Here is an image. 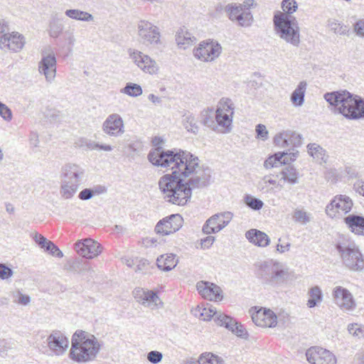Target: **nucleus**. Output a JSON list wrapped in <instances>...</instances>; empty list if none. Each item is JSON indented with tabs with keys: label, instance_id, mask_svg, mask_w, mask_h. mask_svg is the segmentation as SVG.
Listing matches in <instances>:
<instances>
[{
	"label": "nucleus",
	"instance_id": "f257e3e1",
	"mask_svg": "<svg viewBox=\"0 0 364 364\" xmlns=\"http://www.w3.org/2000/svg\"><path fill=\"white\" fill-rule=\"evenodd\" d=\"M148 157L152 164L171 170L159 181V189L168 203L184 205L191 198L192 189L210 184L211 170L200 167L198 158L188 151L179 150L175 153L159 148L151 151Z\"/></svg>",
	"mask_w": 364,
	"mask_h": 364
},
{
	"label": "nucleus",
	"instance_id": "f03ea898",
	"mask_svg": "<svg viewBox=\"0 0 364 364\" xmlns=\"http://www.w3.org/2000/svg\"><path fill=\"white\" fill-rule=\"evenodd\" d=\"M325 100L333 107L335 114H341L348 119L364 118V100L347 90L327 92Z\"/></svg>",
	"mask_w": 364,
	"mask_h": 364
},
{
	"label": "nucleus",
	"instance_id": "7ed1b4c3",
	"mask_svg": "<svg viewBox=\"0 0 364 364\" xmlns=\"http://www.w3.org/2000/svg\"><path fill=\"white\" fill-rule=\"evenodd\" d=\"M100 349L97 338L84 331H77L72 337L70 357L78 363H86L94 360Z\"/></svg>",
	"mask_w": 364,
	"mask_h": 364
},
{
	"label": "nucleus",
	"instance_id": "20e7f679",
	"mask_svg": "<svg viewBox=\"0 0 364 364\" xmlns=\"http://www.w3.org/2000/svg\"><path fill=\"white\" fill-rule=\"evenodd\" d=\"M60 193L65 199H70L78 191L85 178V169L80 164L68 163L61 169Z\"/></svg>",
	"mask_w": 364,
	"mask_h": 364
},
{
	"label": "nucleus",
	"instance_id": "39448f33",
	"mask_svg": "<svg viewBox=\"0 0 364 364\" xmlns=\"http://www.w3.org/2000/svg\"><path fill=\"white\" fill-rule=\"evenodd\" d=\"M336 248L346 268L358 272L364 269V256L354 241L347 237H341Z\"/></svg>",
	"mask_w": 364,
	"mask_h": 364
},
{
	"label": "nucleus",
	"instance_id": "423d86ee",
	"mask_svg": "<svg viewBox=\"0 0 364 364\" xmlns=\"http://www.w3.org/2000/svg\"><path fill=\"white\" fill-rule=\"evenodd\" d=\"M274 30L286 43L298 47L300 43V28L295 17L284 14L274 16Z\"/></svg>",
	"mask_w": 364,
	"mask_h": 364
},
{
	"label": "nucleus",
	"instance_id": "0eeeda50",
	"mask_svg": "<svg viewBox=\"0 0 364 364\" xmlns=\"http://www.w3.org/2000/svg\"><path fill=\"white\" fill-rule=\"evenodd\" d=\"M234 106L230 99L222 98L217 106L215 124L213 131L227 134L232 128Z\"/></svg>",
	"mask_w": 364,
	"mask_h": 364
},
{
	"label": "nucleus",
	"instance_id": "6e6552de",
	"mask_svg": "<svg viewBox=\"0 0 364 364\" xmlns=\"http://www.w3.org/2000/svg\"><path fill=\"white\" fill-rule=\"evenodd\" d=\"M222 53L220 44L213 40L203 41L193 50V55L202 62L210 63L219 58Z\"/></svg>",
	"mask_w": 364,
	"mask_h": 364
},
{
	"label": "nucleus",
	"instance_id": "1a4fd4ad",
	"mask_svg": "<svg viewBox=\"0 0 364 364\" xmlns=\"http://www.w3.org/2000/svg\"><path fill=\"white\" fill-rule=\"evenodd\" d=\"M139 41L148 46L160 43L161 33L157 26L146 20H140L137 23Z\"/></svg>",
	"mask_w": 364,
	"mask_h": 364
},
{
	"label": "nucleus",
	"instance_id": "9d476101",
	"mask_svg": "<svg viewBox=\"0 0 364 364\" xmlns=\"http://www.w3.org/2000/svg\"><path fill=\"white\" fill-rule=\"evenodd\" d=\"M42 58L38 64L40 74L44 75L46 80L51 83L56 75L57 60L55 55L50 48H46L41 52Z\"/></svg>",
	"mask_w": 364,
	"mask_h": 364
},
{
	"label": "nucleus",
	"instance_id": "9b49d317",
	"mask_svg": "<svg viewBox=\"0 0 364 364\" xmlns=\"http://www.w3.org/2000/svg\"><path fill=\"white\" fill-rule=\"evenodd\" d=\"M353 205L352 199L346 195H336L326 208V214L331 218L341 217L349 213Z\"/></svg>",
	"mask_w": 364,
	"mask_h": 364
},
{
	"label": "nucleus",
	"instance_id": "f8f14e48",
	"mask_svg": "<svg viewBox=\"0 0 364 364\" xmlns=\"http://www.w3.org/2000/svg\"><path fill=\"white\" fill-rule=\"evenodd\" d=\"M232 216L233 215L230 212L213 215L204 224L203 232L207 235L218 232L229 224Z\"/></svg>",
	"mask_w": 364,
	"mask_h": 364
},
{
	"label": "nucleus",
	"instance_id": "ddd939ff",
	"mask_svg": "<svg viewBox=\"0 0 364 364\" xmlns=\"http://www.w3.org/2000/svg\"><path fill=\"white\" fill-rule=\"evenodd\" d=\"M306 360L311 364H336V358L328 350L314 346L306 352Z\"/></svg>",
	"mask_w": 364,
	"mask_h": 364
},
{
	"label": "nucleus",
	"instance_id": "4468645a",
	"mask_svg": "<svg viewBox=\"0 0 364 364\" xmlns=\"http://www.w3.org/2000/svg\"><path fill=\"white\" fill-rule=\"evenodd\" d=\"M332 297L335 304L343 311H353L356 303L352 294L341 286H336L332 291Z\"/></svg>",
	"mask_w": 364,
	"mask_h": 364
},
{
	"label": "nucleus",
	"instance_id": "2eb2a0df",
	"mask_svg": "<svg viewBox=\"0 0 364 364\" xmlns=\"http://www.w3.org/2000/svg\"><path fill=\"white\" fill-rule=\"evenodd\" d=\"M129 55L133 62L143 72L150 75L157 73L159 65L155 60L150 58L148 55L141 51L134 50L129 52Z\"/></svg>",
	"mask_w": 364,
	"mask_h": 364
},
{
	"label": "nucleus",
	"instance_id": "dca6fc26",
	"mask_svg": "<svg viewBox=\"0 0 364 364\" xmlns=\"http://www.w3.org/2000/svg\"><path fill=\"white\" fill-rule=\"evenodd\" d=\"M26 43L24 36L18 33H6L0 36V48L14 53L21 51Z\"/></svg>",
	"mask_w": 364,
	"mask_h": 364
},
{
	"label": "nucleus",
	"instance_id": "f3484780",
	"mask_svg": "<svg viewBox=\"0 0 364 364\" xmlns=\"http://www.w3.org/2000/svg\"><path fill=\"white\" fill-rule=\"evenodd\" d=\"M257 307L250 310L252 321L258 326L272 328L277 324V316L270 309L260 308L256 310Z\"/></svg>",
	"mask_w": 364,
	"mask_h": 364
},
{
	"label": "nucleus",
	"instance_id": "a211bd4d",
	"mask_svg": "<svg viewBox=\"0 0 364 364\" xmlns=\"http://www.w3.org/2000/svg\"><path fill=\"white\" fill-rule=\"evenodd\" d=\"M182 223V217L179 214H173L159 220L155 227V231L157 234L168 235L178 231Z\"/></svg>",
	"mask_w": 364,
	"mask_h": 364
},
{
	"label": "nucleus",
	"instance_id": "6ab92c4d",
	"mask_svg": "<svg viewBox=\"0 0 364 364\" xmlns=\"http://www.w3.org/2000/svg\"><path fill=\"white\" fill-rule=\"evenodd\" d=\"M46 341L49 350L57 356L64 354L69 346L68 338L58 331H53Z\"/></svg>",
	"mask_w": 364,
	"mask_h": 364
},
{
	"label": "nucleus",
	"instance_id": "aec40b11",
	"mask_svg": "<svg viewBox=\"0 0 364 364\" xmlns=\"http://www.w3.org/2000/svg\"><path fill=\"white\" fill-rule=\"evenodd\" d=\"M102 131L109 136H122L124 130V124L122 117L116 113L109 114L102 124Z\"/></svg>",
	"mask_w": 364,
	"mask_h": 364
},
{
	"label": "nucleus",
	"instance_id": "412c9836",
	"mask_svg": "<svg viewBox=\"0 0 364 364\" xmlns=\"http://www.w3.org/2000/svg\"><path fill=\"white\" fill-rule=\"evenodd\" d=\"M133 294L136 301L151 309H159L163 305L161 299L153 291L139 288L135 289Z\"/></svg>",
	"mask_w": 364,
	"mask_h": 364
},
{
	"label": "nucleus",
	"instance_id": "4be33fe9",
	"mask_svg": "<svg viewBox=\"0 0 364 364\" xmlns=\"http://www.w3.org/2000/svg\"><path fill=\"white\" fill-rule=\"evenodd\" d=\"M75 249L78 255L87 259L95 258L102 252L100 245L90 238L85 239L82 242H77L75 245Z\"/></svg>",
	"mask_w": 364,
	"mask_h": 364
},
{
	"label": "nucleus",
	"instance_id": "5701e85b",
	"mask_svg": "<svg viewBox=\"0 0 364 364\" xmlns=\"http://www.w3.org/2000/svg\"><path fill=\"white\" fill-rule=\"evenodd\" d=\"M279 267H281V262L277 261L261 262L257 272L258 277L264 284L273 285V279Z\"/></svg>",
	"mask_w": 364,
	"mask_h": 364
},
{
	"label": "nucleus",
	"instance_id": "b1692460",
	"mask_svg": "<svg viewBox=\"0 0 364 364\" xmlns=\"http://www.w3.org/2000/svg\"><path fill=\"white\" fill-rule=\"evenodd\" d=\"M198 293L205 299L210 301H221L223 299L222 290L218 285L200 281L196 284Z\"/></svg>",
	"mask_w": 364,
	"mask_h": 364
},
{
	"label": "nucleus",
	"instance_id": "393cba45",
	"mask_svg": "<svg viewBox=\"0 0 364 364\" xmlns=\"http://www.w3.org/2000/svg\"><path fill=\"white\" fill-rule=\"evenodd\" d=\"M299 155V151L292 152H278L274 155L269 156L264 162V166L268 169L277 167L281 164H287L291 161L296 160Z\"/></svg>",
	"mask_w": 364,
	"mask_h": 364
},
{
	"label": "nucleus",
	"instance_id": "a878e982",
	"mask_svg": "<svg viewBox=\"0 0 364 364\" xmlns=\"http://www.w3.org/2000/svg\"><path fill=\"white\" fill-rule=\"evenodd\" d=\"M217 318L220 326H225L237 336L243 338L247 334L243 326L236 322L232 318L223 314H220Z\"/></svg>",
	"mask_w": 364,
	"mask_h": 364
},
{
	"label": "nucleus",
	"instance_id": "bb28decb",
	"mask_svg": "<svg viewBox=\"0 0 364 364\" xmlns=\"http://www.w3.org/2000/svg\"><path fill=\"white\" fill-rule=\"evenodd\" d=\"M33 240L40 247L44 249L45 251L48 252L53 256H55L58 258L63 257L62 251L53 242L47 240L42 235L36 233Z\"/></svg>",
	"mask_w": 364,
	"mask_h": 364
},
{
	"label": "nucleus",
	"instance_id": "cd10ccee",
	"mask_svg": "<svg viewBox=\"0 0 364 364\" xmlns=\"http://www.w3.org/2000/svg\"><path fill=\"white\" fill-rule=\"evenodd\" d=\"M245 236L250 242L259 247H267L270 242L269 237L266 233L256 229L247 231Z\"/></svg>",
	"mask_w": 364,
	"mask_h": 364
},
{
	"label": "nucleus",
	"instance_id": "c85d7f7f",
	"mask_svg": "<svg viewBox=\"0 0 364 364\" xmlns=\"http://www.w3.org/2000/svg\"><path fill=\"white\" fill-rule=\"evenodd\" d=\"M344 221L351 232L356 235H364V217L349 215L344 218Z\"/></svg>",
	"mask_w": 364,
	"mask_h": 364
},
{
	"label": "nucleus",
	"instance_id": "c756f323",
	"mask_svg": "<svg viewBox=\"0 0 364 364\" xmlns=\"http://www.w3.org/2000/svg\"><path fill=\"white\" fill-rule=\"evenodd\" d=\"M176 41L181 48L185 50L193 45L196 38L186 28H181L176 33Z\"/></svg>",
	"mask_w": 364,
	"mask_h": 364
},
{
	"label": "nucleus",
	"instance_id": "7c9ffc66",
	"mask_svg": "<svg viewBox=\"0 0 364 364\" xmlns=\"http://www.w3.org/2000/svg\"><path fill=\"white\" fill-rule=\"evenodd\" d=\"M178 264V259L176 255L173 254L162 255L156 259V264L159 269L164 271L169 272Z\"/></svg>",
	"mask_w": 364,
	"mask_h": 364
},
{
	"label": "nucleus",
	"instance_id": "2f4dec72",
	"mask_svg": "<svg viewBox=\"0 0 364 364\" xmlns=\"http://www.w3.org/2000/svg\"><path fill=\"white\" fill-rule=\"evenodd\" d=\"M306 87V82L301 81L291 93L290 100L295 107H301L304 105Z\"/></svg>",
	"mask_w": 364,
	"mask_h": 364
},
{
	"label": "nucleus",
	"instance_id": "473e14b6",
	"mask_svg": "<svg viewBox=\"0 0 364 364\" xmlns=\"http://www.w3.org/2000/svg\"><path fill=\"white\" fill-rule=\"evenodd\" d=\"M309 299L306 306L311 309L318 306L323 301V292L318 286H314L310 288L307 292Z\"/></svg>",
	"mask_w": 364,
	"mask_h": 364
},
{
	"label": "nucleus",
	"instance_id": "72a5a7b5",
	"mask_svg": "<svg viewBox=\"0 0 364 364\" xmlns=\"http://www.w3.org/2000/svg\"><path fill=\"white\" fill-rule=\"evenodd\" d=\"M278 185L277 181L273 179L271 175H267L258 181L257 188L263 193H269L274 192V186Z\"/></svg>",
	"mask_w": 364,
	"mask_h": 364
},
{
	"label": "nucleus",
	"instance_id": "f704fd0d",
	"mask_svg": "<svg viewBox=\"0 0 364 364\" xmlns=\"http://www.w3.org/2000/svg\"><path fill=\"white\" fill-rule=\"evenodd\" d=\"M281 179L284 182L294 185L298 183L299 172L291 166L284 167L280 172Z\"/></svg>",
	"mask_w": 364,
	"mask_h": 364
},
{
	"label": "nucleus",
	"instance_id": "c9c22d12",
	"mask_svg": "<svg viewBox=\"0 0 364 364\" xmlns=\"http://www.w3.org/2000/svg\"><path fill=\"white\" fill-rule=\"evenodd\" d=\"M65 14L74 20L86 22L94 21V17L91 14L79 9H68L65 11Z\"/></svg>",
	"mask_w": 364,
	"mask_h": 364
},
{
	"label": "nucleus",
	"instance_id": "e433bc0d",
	"mask_svg": "<svg viewBox=\"0 0 364 364\" xmlns=\"http://www.w3.org/2000/svg\"><path fill=\"white\" fill-rule=\"evenodd\" d=\"M216 110L206 109L201 112V123L213 130L215 124Z\"/></svg>",
	"mask_w": 364,
	"mask_h": 364
},
{
	"label": "nucleus",
	"instance_id": "4c0bfd02",
	"mask_svg": "<svg viewBox=\"0 0 364 364\" xmlns=\"http://www.w3.org/2000/svg\"><path fill=\"white\" fill-rule=\"evenodd\" d=\"M309 154L318 161H326V151L316 143L309 144L307 146Z\"/></svg>",
	"mask_w": 364,
	"mask_h": 364
},
{
	"label": "nucleus",
	"instance_id": "58836bf2",
	"mask_svg": "<svg viewBox=\"0 0 364 364\" xmlns=\"http://www.w3.org/2000/svg\"><path fill=\"white\" fill-rule=\"evenodd\" d=\"M182 123L185 129L190 132L197 134L198 132V126L194 116L188 112L183 114Z\"/></svg>",
	"mask_w": 364,
	"mask_h": 364
},
{
	"label": "nucleus",
	"instance_id": "ea45409f",
	"mask_svg": "<svg viewBox=\"0 0 364 364\" xmlns=\"http://www.w3.org/2000/svg\"><path fill=\"white\" fill-rule=\"evenodd\" d=\"M327 26L330 30L336 34L344 36L347 35L348 33V26L339 22L338 20L333 18L328 19Z\"/></svg>",
	"mask_w": 364,
	"mask_h": 364
},
{
	"label": "nucleus",
	"instance_id": "a19ab883",
	"mask_svg": "<svg viewBox=\"0 0 364 364\" xmlns=\"http://www.w3.org/2000/svg\"><path fill=\"white\" fill-rule=\"evenodd\" d=\"M63 24L61 20L53 16L49 23V34L52 38H57L63 30Z\"/></svg>",
	"mask_w": 364,
	"mask_h": 364
},
{
	"label": "nucleus",
	"instance_id": "79ce46f5",
	"mask_svg": "<svg viewBox=\"0 0 364 364\" xmlns=\"http://www.w3.org/2000/svg\"><path fill=\"white\" fill-rule=\"evenodd\" d=\"M120 92L130 97H136L142 94V88L138 84L128 82L126 84L124 87L121 89Z\"/></svg>",
	"mask_w": 364,
	"mask_h": 364
},
{
	"label": "nucleus",
	"instance_id": "37998d69",
	"mask_svg": "<svg viewBox=\"0 0 364 364\" xmlns=\"http://www.w3.org/2000/svg\"><path fill=\"white\" fill-rule=\"evenodd\" d=\"M199 364H224L223 360L212 353H204L198 360Z\"/></svg>",
	"mask_w": 364,
	"mask_h": 364
},
{
	"label": "nucleus",
	"instance_id": "c03bdc74",
	"mask_svg": "<svg viewBox=\"0 0 364 364\" xmlns=\"http://www.w3.org/2000/svg\"><path fill=\"white\" fill-rule=\"evenodd\" d=\"M225 11L228 14L231 21H236L243 11L242 6L241 4H229L225 7Z\"/></svg>",
	"mask_w": 364,
	"mask_h": 364
},
{
	"label": "nucleus",
	"instance_id": "a18cd8bd",
	"mask_svg": "<svg viewBox=\"0 0 364 364\" xmlns=\"http://www.w3.org/2000/svg\"><path fill=\"white\" fill-rule=\"evenodd\" d=\"M11 296L13 302L16 304L27 306L31 303V297L27 294H23L19 290L11 292Z\"/></svg>",
	"mask_w": 364,
	"mask_h": 364
},
{
	"label": "nucleus",
	"instance_id": "49530a36",
	"mask_svg": "<svg viewBox=\"0 0 364 364\" xmlns=\"http://www.w3.org/2000/svg\"><path fill=\"white\" fill-rule=\"evenodd\" d=\"M292 218L296 223L306 225L310 222V214L303 209H295Z\"/></svg>",
	"mask_w": 364,
	"mask_h": 364
},
{
	"label": "nucleus",
	"instance_id": "de8ad7c7",
	"mask_svg": "<svg viewBox=\"0 0 364 364\" xmlns=\"http://www.w3.org/2000/svg\"><path fill=\"white\" fill-rule=\"evenodd\" d=\"M289 276V270L284 267V265L281 263V267L277 270L276 277L273 279V285H277L284 283Z\"/></svg>",
	"mask_w": 364,
	"mask_h": 364
},
{
	"label": "nucleus",
	"instance_id": "09e8293b",
	"mask_svg": "<svg viewBox=\"0 0 364 364\" xmlns=\"http://www.w3.org/2000/svg\"><path fill=\"white\" fill-rule=\"evenodd\" d=\"M288 136L287 137V147L293 146V147H299L302 144V137L301 135L299 133L287 130Z\"/></svg>",
	"mask_w": 364,
	"mask_h": 364
},
{
	"label": "nucleus",
	"instance_id": "8fccbe9b",
	"mask_svg": "<svg viewBox=\"0 0 364 364\" xmlns=\"http://www.w3.org/2000/svg\"><path fill=\"white\" fill-rule=\"evenodd\" d=\"M244 202L249 208L254 210H259L264 205V203L260 199L249 194L245 195L244 197Z\"/></svg>",
	"mask_w": 364,
	"mask_h": 364
},
{
	"label": "nucleus",
	"instance_id": "3c124183",
	"mask_svg": "<svg viewBox=\"0 0 364 364\" xmlns=\"http://www.w3.org/2000/svg\"><path fill=\"white\" fill-rule=\"evenodd\" d=\"M282 7L284 11L283 14L291 16L296 11L298 5L295 0H283Z\"/></svg>",
	"mask_w": 364,
	"mask_h": 364
},
{
	"label": "nucleus",
	"instance_id": "603ef678",
	"mask_svg": "<svg viewBox=\"0 0 364 364\" xmlns=\"http://www.w3.org/2000/svg\"><path fill=\"white\" fill-rule=\"evenodd\" d=\"M104 192H105L104 187H99L95 191L90 188H85L80 192L78 197L80 200H87L92 198L95 193H101Z\"/></svg>",
	"mask_w": 364,
	"mask_h": 364
},
{
	"label": "nucleus",
	"instance_id": "864d4df0",
	"mask_svg": "<svg viewBox=\"0 0 364 364\" xmlns=\"http://www.w3.org/2000/svg\"><path fill=\"white\" fill-rule=\"evenodd\" d=\"M239 25L243 27L250 26L252 22V16L250 11H242L236 20Z\"/></svg>",
	"mask_w": 364,
	"mask_h": 364
},
{
	"label": "nucleus",
	"instance_id": "5fc2aeb1",
	"mask_svg": "<svg viewBox=\"0 0 364 364\" xmlns=\"http://www.w3.org/2000/svg\"><path fill=\"white\" fill-rule=\"evenodd\" d=\"M348 331L350 334L357 338L364 337V329L358 323H351L348 326Z\"/></svg>",
	"mask_w": 364,
	"mask_h": 364
},
{
	"label": "nucleus",
	"instance_id": "6e6d98bb",
	"mask_svg": "<svg viewBox=\"0 0 364 364\" xmlns=\"http://www.w3.org/2000/svg\"><path fill=\"white\" fill-rule=\"evenodd\" d=\"M0 116L7 122H9L12 119V111L5 104L0 102Z\"/></svg>",
	"mask_w": 364,
	"mask_h": 364
},
{
	"label": "nucleus",
	"instance_id": "4d7b16f0",
	"mask_svg": "<svg viewBox=\"0 0 364 364\" xmlns=\"http://www.w3.org/2000/svg\"><path fill=\"white\" fill-rule=\"evenodd\" d=\"M287 130L280 132L274 136V143L278 146L286 148L287 147Z\"/></svg>",
	"mask_w": 364,
	"mask_h": 364
},
{
	"label": "nucleus",
	"instance_id": "13d9d810",
	"mask_svg": "<svg viewBox=\"0 0 364 364\" xmlns=\"http://www.w3.org/2000/svg\"><path fill=\"white\" fill-rule=\"evenodd\" d=\"M163 358V354L157 350H151L147 354V360L152 364L159 363Z\"/></svg>",
	"mask_w": 364,
	"mask_h": 364
},
{
	"label": "nucleus",
	"instance_id": "bf43d9fd",
	"mask_svg": "<svg viewBox=\"0 0 364 364\" xmlns=\"http://www.w3.org/2000/svg\"><path fill=\"white\" fill-rule=\"evenodd\" d=\"M256 133L258 139L265 141L268 139V131L265 125L259 124L256 126Z\"/></svg>",
	"mask_w": 364,
	"mask_h": 364
},
{
	"label": "nucleus",
	"instance_id": "052dcab7",
	"mask_svg": "<svg viewBox=\"0 0 364 364\" xmlns=\"http://www.w3.org/2000/svg\"><path fill=\"white\" fill-rule=\"evenodd\" d=\"M13 270L5 264L0 263V278L8 279L13 275Z\"/></svg>",
	"mask_w": 364,
	"mask_h": 364
},
{
	"label": "nucleus",
	"instance_id": "680f3d73",
	"mask_svg": "<svg viewBox=\"0 0 364 364\" xmlns=\"http://www.w3.org/2000/svg\"><path fill=\"white\" fill-rule=\"evenodd\" d=\"M354 31L359 37L364 38V19L358 20L354 24Z\"/></svg>",
	"mask_w": 364,
	"mask_h": 364
},
{
	"label": "nucleus",
	"instance_id": "e2e57ef3",
	"mask_svg": "<svg viewBox=\"0 0 364 364\" xmlns=\"http://www.w3.org/2000/svg\"><path fill=\"white\" fill-rule=\"evenodd\" d=\"M11 348L10 344L6 340H0V357L3 358L8 353Z\"/></svg>",
	"mask_w": 364,
	"mask_h": 364
},
{
	"label": "nucleus",
	"instance_id": "0e129e2a",
	"mask_svg": "<svg viewBox=\"0 0 364 364\" xmlns=\"http://www.w3.org/2000/svg\"><path fill=\"white\" fill-rule=\"evenodd\" d=\"M214 241H215V237L210 236V235L207 236L205 238L201 240V242H200L201 247L203 249H208L213 245Z\"/></svg>",
	"mask_w": 364,
	"mask_h": 364
},
{
	"label": "nucleus",
	"instance_id": "69168bd1",
	"mask_svg": "<svg viewBox=\"0 0 364 364\" xmlns=\"http://www.w3.org/2000/svg\"><path fill=\"white\" fill-rule=\"evenodd\" d=\"M281 238L279 239V243L277 245V251L279 253H284L289 250L291 244L289 242L281 243Z\"/></svg>",
	"mask_w": 364,
	"mask_h": 364
},
{
	"label": "nucleus",
	"instance_id": "338daca9",
	"mask_svg": "<svg viewBox=\"0 0 364 364\" xmlns=\"http://www.w3.org/2000/svg\"><path fill=\"white\" fill-rule=\"evenodd\" d=\"M85 146H87V148L90 150H94L98 149V146H100V144L98 143H96L95 141L85 140L84 141Z\"/></svg>",
	"mask_w": 364,
	"mask_h": 364
},
{
	"label": "nucleus",
	"instance_id": "774afa93",
	"mask_svg": "<svg viewBox=\"0 0 364 364\" xmlns=\"http://www.w3.org/2000/svg\"><path fill=\"white\" fill-rule=\"evenodd\" d=\"M354 187L357 192H358L360 195L364 196V182L358 181L355 183Z\"/></svg>",
	"mask_w": 364,
	"mask_h": 364
}]
</instances>
